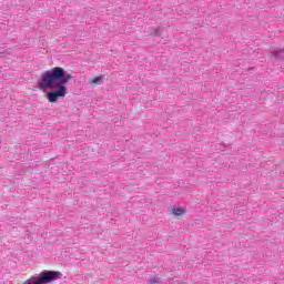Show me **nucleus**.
<instances>
[{
  "label": "nucleus",
  "instance_id": "1",
  "mask_svg": "<svg viewBox=\"0 0 284 284\" xmlns=\"http://www.w3.org/2000/svg\"><path fill=\"white\" fill-rule=\"evenodd\" d=\"M72 81V73H65V69L54 67L50 71H45L41 75L39 82L40 90H52L47 93L49 103H57L59 99H65L68 87L65 84Z\"/></svg>",
  "mask_w": 284,
  "mask_h": 284
},
{
  "label": "nucleus",
  "instance_id": "2",
  "mask_svg": "<svg viewBox=\"0 0 284 284\" xmlns=\"http://www.w3.org/2000/svg\"><path fill=\"white\" fill-rule=\"evenodd\" d=\"M61 276V273L58 271H43L40 273V276H31L29 280H26L21 284H48L52 281H57Z\"/></svg>",
  "mask_w": 284,
  "mask_h": 284
},
{
  "label": "nucleus",
  "instance_id": "4",
  "mask_svg": "<svg viewBox=\"0 0 284 284\" xmlns=\"http://www.w3.org/2000/svg\"><path fill=\"white\" fill-rule=\"evenodd\" d=\"M173 214L175 216H181V214H185V211L183 209H173Z\"/></svg>",
  "mask_w": 284,
  "mask_h": 284
},
{
  "label": "nucleus",
  "instance_id": "5",
  "mask_svg": "<svg viewBox=\"0 0 284 284\" xmlns=\"http://www.w3.org/2000/svg\"><path fill=\"white\" fill-rule=\"evenodd\" d=\"M275 57H281V54H278V53H275Z\"/></svg>",
  "mask_w": 284,
  "mask_h": 284
},
{
  "label": "nucleus",
  "instance_id": "3",
  "mask_svg": "<svg viewBox=\"0 0 284 284\" xmlns=\"http://www.w3.org/2000/svg\"><path fill=\"white\" fill-rule=\"evenodd\" d=\"M89 81H90L91 85H101V77H95Z\"/></svg>",
  "mask_w": 284,
  "mask_h": 284
}]
</instances>
